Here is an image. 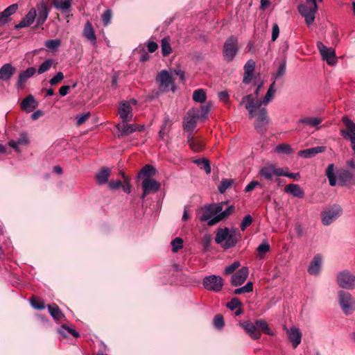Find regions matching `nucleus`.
<instances>
[{
	"label": "nucleus",
	"instance_id": "nucleus-43",
	"mask_svg": "<svg viewBox=\"0 0 355 355\" xmlns=\"http://www.w3.org/2000/svg\"><path fill=\"white\" fill-rule=\"evenodd\" d=\"M206 93L202 89H196L193 94V100L198 103H203L206 101Z\"/></svg>",
	"mask_w": 355,
	"mask_h": 355
},
{
	"label": "nucleus",
	"instance_id": "nucleus-57",
	"mask_svg": "<svg viewBox=\"0 0 355 355\" xmlns=\"http://www.w3.org/2000/svg\"><path fill=\"white\" fill-rule=\"evenodd\" d=\"M60 45V41L59 40H49L45 42V46L51 50L58 49Z\"/></svg>",
	"mask_w": 355,
	"mask_h": 355
},
{
	"label": "nucleus",
	"instance_id": "nucleus-5",
	"mask_svg": "<svg viewBox=\"0 0 355 355\" xmlns=\"http://www.w3.org/2000/svg\"><path fill=\"white\" fill-rule=\"evenodd\" d=\"M343 209L338 205H334L322 212V223L324 225H329L342 214Z\"/></svg>",
	"mask_w": 355,
	"mask_h": 355
},
{
	"label": "nucleus",
	"instance_id": "nucleus-4",
	"mask_svg": "<svg viewBox=\"0 0 355 355\" xmlns=\"http://www.w3.org/2000/svg\"><path fill=\"white\" fill-rule=\"evenodd\" d=\"M307 3L311 4L308 6L305 4H300L298 6V11L300 15L305 19V22L308 26H311L315 20V14L318 8L316 0H306ZM322 1V0H318Z\"/></svg>",
	"mask_w": 355,
	"mask_h": 355
},
{
	"label": "nucleus",
	"instance_id": "nucleus-61",
	"mask_svg": "<svg viewBox=\"0 0 355 355\" xmlns=\"http://www.w3.org/2000/svg\"><path fill=\"white\" fill-rule=\"evenodd\" d=\"M64 79V74L62 72L59 71L49 80V83L51 85H55L61 82Z\"/></svg>",
	"mask_w": 355,
	"mask_h": 355
},
{
	"label": "nucleus",
	"instance_id": "nucleus-48",
	"mask_svg": "<svg viewBox=\"0 0 355 355\" xmlns=\"http://www.w3.org/2000/svg\"><path fill=\"white\" fill-rule=\"evenodd\" d=\"M171 245L172 251L177 252L183 248V240L180 237H176L171 241Z\"/></svg>",
	"mask_w": 355,
	"mask_h": 355
},
{
	"label": "nucleus",
	"instance_id": "nucleus-28",
	"mask_svg": "<svg viewBox=\"0 0 355 355\" xmlns=\"http://www.w3.org/2000/svg\"><path fill=\"white\" fill-rule=\"evenodd\" d=\"M322 265V257L320 254L315 255L311 262L308 272L310 275H315L319 274Z\"/></svg>",
	"mask_w": 355,
	"mask_h": 355
},
{
	"label": "nucleus",
	"instance_id": "nucleus-7",
	"mask_svg": "<svg viewBox=\"0 0 355 355\" xmlns=\"http://www.w3.org/2000/svg\"><path fill=\"white\" fill-rule=\"evenodd\" d=\"M336 281L343 288L352 290L355 288V275L348 270H343L337 275Z\"/></svg>",
	"mask_w": 355,
	"mask_h": 355
},
{
	"label": "nucleus",
	"instance_id": "nucleus-8",
	"mask_svg": "<svg viewBox=\"0 0 355 355\" xmlns=\"http://www.w3.org/2000/svg\"><path fill=\"white\" fill-rule=\"evenodd\" d=\"M342 121L347 130H341L340 135L350 139L352 149L355 154V123L346 116L343 117Z\"/></svg>",
	"mask_w": 355,
	"mask_h": 355
},
{
	"label": "nucleus",
	"instance_id": "nucleus-23",
	"mask_svg": "<svg viewBox=\"0 0 355 355\" xmlns=\"http://www.w3.org/2000/svg\"><path fill=\"white\" fill-rule=\"evenodd\" d=\"M160 188V184L151 178H145L142 182V189L146 193L157 191Z\"/></svg>",
	"mask_w": 355,
	"mask_h": 355
},
{
	"label": "nucleus",
	"instance_id": "nucleus-47",
	"mask_svg": "<svg viewBox=\"0 0 355 355\" xmlns=\"http://www.w3.org/2000/svg\"><path fill=\"white\" fill-rule=\"evenodd\" d=\"M234 181L232 179H223L218 186V190L221 193H223L226 190L230 188L233 184Z\"/></svg>",
	"mask_w": 355,
	"mask_h": 355
},
{
	"label": "nucleus",
	"instance_id": "nucleus-35",
	"mask_svg": "<svg viewBox=\"0 0 355 355\" xmlns=\"http://www.w3.org/2000/svg\"><path fill=\"white\" fill-rule=\"evenodd\" d=\"M48 309L51 316L56 320H60L64 318V315L62 313L60 309L56 304L48 305Z\"/></svg>",
	"mask_w": 355,
	"mask_h": 355
},
{
	"label": "nucleus",
	"instance_id": "nucleus-14",
	"mask_svg": "<svg viewBox=\"0 0 355 355\" xmlns=\"http://www.w3.org/2000/svg\"><path fill=\"white\" fill-rule=\"evenodd\" d=\"M119 114L120 118L124 122H128L132 121L133 114L132 108L130 105V102L123 101L120 103L119 107Z\"/></svg>",
	"mask_w": 355,
	"mask_h": 355
},
{
	"label": "nucleus",
	"instance_id": "nucleus-62",
	"mask_svg": "<svg viewBox=\"0 0 355 355\" xmlns=\"http://www.w3.org/2000/svg\"><path fill=\"white\" fill-rule=\"evenodd\" d=\"M239 266H240V263L239 261H234L233 263L227 266L225 268L224 272L225 275L232 274Z\"/></svg>",
	"mask_w": 355,
	"mask_h": 355
},
{
	"label": "nucleus",
	"instance_id": "nucleus-39",
	"mask_svg": "<svg viewBox=\"0 0 355 355\" xmlns=\"http://www.w3.org/2000/svg\"><path fill=\"white\" fill-rule=\"evenodd\" d=\"M322 122V119L319 117H304L300 119L299 123L309 125L311 127H316Z\"/></svg>",
	"mask_w": 355,
	"mask_h": 355
},
{
	"label": "nucleus",
	"instance_id": "nucleus-6",
	"mask_svg": "<svg viewBox=\"0 0 355 355\" xmlns=\"http://www.w3.org/2000/svg\"><path fill=\"white\" fill-rule=\"evenodd\" d=\"M338 298L345 314L349 315L355 310V300L349 293L340 291Z\"/></svg>",
	"mask_w": 355,
	"mask_h": 355
},
{
	"label": "nucleus",
	"instance_id": "nucleus-15",
	"mask_svg": "<svg viewBox=\"0 0 355 355\" xmlns=\"http://www.w3.org/2000/svg\"><path fill=\"white\" fill-rule=\"evenodd\" d=\"M248 269L247 267H243L239 270H237L234 274L232 275L231 277V284L233 286H238L243 284L248 276Z\"/></svg>",
	"mask_w": 355,
	"mask_h": 355
},
{
	"label": "nucleus",
	"instance_id": "nucleus-36",
	"mask_svg": "<svg viewBox=\"0 0 355 355\" xmlns=\"http://www.w3.org/2000/svg\"><path fill=\"white\" fill-rule=\"evenodd\" d=\"M155 173L156 170L153 166L146 164L138 173V178H141L144 177L145 178H150L155 175Z\"/></svg>",
	"mask_w": 355,
	"mask_h": 355
},
{
	"label": "nucleus",
	"instance_id": "nucleus-11",
	"mask_svg": "<svg viewBox=\"0 0 355 355\" xmlns=\"http://www.w3.org/2000/svg\"><path fill=\"white\" fill-rule=\"evenodd\" d=\"M317 46L321 56L326 60L328 64L334 65L336 62V53L332 48H327L321 42H317Z\"/></svg>",
	"mask_w": 355,
	"mask_h": 355
},
{
	"label": "nucleus",
	"instance_id": "nucleus-31",
	"mask_svg": "<svg viewBox=\"0 0 355 355\" xmlns=\"http://www.w3.org/2000/svg\"><path fill=\"white\" fill-rule=\"evenodd\" d=\"M285 192L291 193L294 197L302 198L304 196V192L298 184H289L284 188Z\"/></svg>",
	"mask_w": 355,
	"mask_h": 355
},
{
	"label": "nucleus",
	"instance_id": "nucleus-13",
	"mask_svg": "<svg viewBox=\"0 0 355 355\" xmlns=\"http://www.w3.org/2000/svg\"><path fill=\"white\" fill-rule=\"evenodd\" d=\"M36 72L35 67H28L26 70L19 73L15 87L17 89H23L25 87L27 80Z\"/></svg>",
	"mask_w": 355,
	"mask_h": 355
},
{
	"label": "nucleus",
	"instance_id": "nucleus-19",
	"mask_svg": "<svg viewBox=\"0 0 355 355\" xmlns=\"http://www.w3.org/2000/svg\"><path fill=\"white\" fill-rule=\"evenodd\" d=\"M19 8L17 3H13L0 12V26L4 25L10 21L9 17L15 14Z\"/></svg>",
	"mask_w": 355,
	"mask_h": 355
},
{
	"label": "nucleus",
	"instance_id": "nucleus-60",
	"mask_svg": "<svg viewBox=\"0 0 355 355\" xmlns=\"http://www.w3.org/2000/svg\"><path fill=\"white\" fill-rule=\"evenodd\" d=\"M286 73V61L284 60L279 64L277 71L275 75V80L279 78L282 77Z\"/></svg>",
	"mask_w": 355,
	"mask_h": 355
},
{
	"label": "nucleus",
	"instance_id": "nucleus-54",
	"mask_svg": "<svg viewBox=\"0 0 355 355\" xmlns=\"http://www.w3.org/2000/svg\"><path fill=\"white\" fill-rule=\"evenodd\" d=\"M242 306V303L237 297H234L227 304V307L230 310H234Z\"/></svg>",
	"mask_w": 355,
	"mask_h": 355
},
{
	"label": "nucleus",
	"instance_id": "nucleus-21",
	"mask_svg": "<svg viewBox=\"0 0 355 355\" xmlns=\"http://www.w3.org/2000/svg\"><path fill=\"white\" fill-rule=\"evenodd\" d=\"M288 336L290 342L292 343L293 348H296L301 343L302 333L300 329L293 327L287 331Z\"/></svg>",
	"mask_w": 355,
	"mask_h": 355
},
{
	"label": "nucleus",
	"instance_id": "nucleus-52",
	"mask_svg": "<svg viewBox=\"0 0 355 355\" xmlns=\"http://www.w3.org/2000/svg\"><path fill=\"white\" fill-rule=\"evenodd\" d=\"M214 324L216 328L220 329H222L224 325V319L221 314H217L214 318Z\"/></svg>",
	"mask_w": 355,
	"mask_h": 355
},
{
	"label": "nucleus",
	"instance_id": "nucleus-30",
	"mask_svg": "<svg viewBox=\"0 0 355 355\" xmlns=\"http://www.w3.org/2000/svg\"><path fill=\"white\" fill-rule=\"evenodd\" d=\"M324 146H316L308 149H305L303 150H300L298 153V155L304 158H311L314 157L315 155L318 153H323L325 150Z\"/></svg>",
	"mask_w": 355,
	"mask_h": 355
},
{
	"label": "nucleus",
	"instance_id": "nucleus-27",
	"mask_svg": "<svg viewBox=\"0 0 355 355\" xmlns=\"http://www.w3.org/2000/svg\"><path fill=\"white\" fill-rule=\"evenodd\" d=\"M187 143L190 148L194 152H201L205 148V142L202 140L193 138L191 135L187 137Z\"/></svg>",
	"mask_w": 355,
	"mask_h": 355
},
{
	"label": "nucleus",
	"instance_id": "nucleus-33",
	"mask_svg": "<svg viewBox=\"0 0 355 355\" xmlns=\"http://www.w3.org/2000/svg\"><path fill=\"white\" fill-rule=\"evenodd\" d=\"M111 171L108 168H103L96 174V178L98 184H103L107 182Z\"/></svg>",
	"mask_w": 355,
	"mask_h": 355
},
{
	"label": "nucleus",
	"instance_id": "nucleus-59",
	"mask_svg": "<svg viewBox=\"0 0 355 355\" xmlns=\"http://www.w3.org/2000/svg\"><path fill=\"white\" fill-rule=\"evenodd\" d=\"M211 243V236L209 234L205 235L202 240L203 250L205 252L208 251L209 250Z\"/></svg>",
	"mask_w": 355,
	"mask_h": 355
},
{
	"label": "nucleus",
	"instance_id": "nucleus-44",
	"mask_svg": "<svg viewBox=\"0 0 355 355\" xmlns=\"http://www.w3.org/2000/svg\"><path fill=\"white\" fill-rule=\"evenodd\" d=\"M64 330L67 331V333L71 334L75 338L79 337V333L76 330L67 327L66 324H62V327H61V329L58 330V333L62 335L63 337H66L67 336V335H66L65 332L64 331Z\"/></svg>",
	"mask_w": 355,
	"mask_h": 355
},
{
	"label": "nucleus",
	"instance_id": "nucleus-46",
	"mask_svg": "<svg viewBox=\"0 0 355 355\" xmlns=\"http://www.w3.org/2000/svg\"><path fill=\"white\" fill-rule=\"evenodd\" d=\"M53 63V59H48L42 63L37 70L39 74L48 71Z\"/></svg>",
	"mask_w": 355,
	"mask_h": 355
},
{
	"label": "nucleus",
	"instance_id": "nucleus-26",
	"mask_svg": "<svg viewBox=\"0 0 355 355\" xmlns=\"http://www.w3.org/2000/svg\"><path fill=\"white\" fill-rule=\"evenodd\" d=\"M234 211V207L233 205H231L228 207L225 211L220 212L219 214L214 216L212 219L209 220L208 225L212 226L220 220L227 218L229 216H230L232 214H233Z\"/></svg>",
	"mask_w": 355,
	"mask_h": 355
},
{
	"label": "nucleus",
	"instance_id": "nucleus-58",
	"mask_svg": "<svg viewBox=\"0 0 355 355\" xmlns=\"http://www.w3.org/2000/svg\"><path fill=\"white\" fill-rule=\"evenodd\" d=\"M91 116L90 112H86L83 114L77 115L76 119L77 120L76 125L77 126H80L83 124Z\"/></svg>",
	"mask_w": 355,
	"mask_h": 355
},
{
	"label": "nucleus",
	"instance_id": "nucleus-38",
	"mask_svg": "<svg viewBox=\"0 0 355 355\" xmlns=\"http://www.w3.org/2000/svg\"><path fill=\"white\" fill-rule=\"evenodd\" d=\"M83 35L92 42H95L96 40L94 30L89 21H87L85 25Z\"/></svg>",
	"mask_w": 355,
	"mask_h": 355
},
{
	"label": "nucleus",
	"instance_id": "nucleus-9",
	"mask_svg": "<svg viewBox=\"0 0 355 355\" xmlns=\"http://www.w3.org/2000/svg\"><path fill=\"white\" fill-rule=\"evenodd\" d=\"M203 286L208 291L219 292L223 286V279L221 277L211 275L206 276L202 281Z\"/></svg>",
	"mask_w": 355,
	"mask_h": 355
},
{
	"label": "nucleus",
	"instance_id": "nucleus-49",
	"mask_svg": "<svg viewBox=\"0 0 355 355\" xmlns=\"http://www.w3.org/2000/svg\"><path fill=\"white\" fill-rule=\"evenodd\" d=\"M276 151L279 153L290 155L293 153V150L288 144H280L276 147Z\"/></svg>",
	"mask_w": 355,
	"mask_h": 355
},
{
	"label": "nucleus",
	"instance_id": "nucleus-16",
	"mask_svg": "<svg viewBox=\"0 0 355 355\" xmlns=\"http://www.w3.org/2000/svg\"><path fill=\"white\" fill-rule=\"evenodd\" d=\"M259 174L266 180H270L274 176H282L283 170L282 168H277L272 165H270L263 167L260 170Z\"/></svg>",
	"mask_w": 355,
	"mask_h": 355
},
{
	"label": "nucleus",
	"instance_id": "nucleus-32",
	"mask_svg": "<svg viewBox=\"0 0 355 355\" xmlns=\"http://www.w3.org/2000/svg\"><path fill=\"white\" fill-rule=\"evenodd\" d=\"M72 0H52V5L62 12L67 13L70 10Z\"/></svg>",
	"mask_w": 355,
	"mask_h": 355
},
{
	"label": "nucleus",
	"instance_id": "nucleus-1",
	"mask_svg": "<svg viewBox=\"0 0 355 355\" xmlns=\"http://www.w3.org/2000/svg\"><path fill=\"white\" fill-rule=\"evenodd\" d=\"M275 87V80L270 84L263 101L254 98L252 94H248L242 98L240 104L245 105V109L249 112L250 118H253L256 116L257 109L260 107L262 104L267 105L272 99L276 92Z\"/></svg>",
	"mask_w": 355,
	"mask_h": 355
},
{
	"label": "nucleus",
	"instance_id": "nucleus-10",
	"mask_svg": "<svg viewBox=\"0 0 355 355\" xmlns=\"http://www.w3.org/2000/svg\"><path fill=\"white\" fill-rule=\"evenodd\" d=\"M338 184L342 186L355 184V172L345 168H340L336 171Z\"/></svg>",
	"mask_w": 355,
	"mask_h": 355
},
{
	"label": "nucleus",
	"instance_id": "nucleus-25",
	"mask_svg": "<svg viewBox=\"0 0 355 355\" xmlns=\"http://www.w3.org/2000/svg\"><path fill=\"white\" fill-rule=\"evenodd\" d=\"M38 16L37 18V26H42L46 20L50 8L44 3H41L37 7Z\"/></svg>",
	"mask_w": 355,
	"mask_h": 355
},
{
	"label": "nucleus",
	"instance_id": "nucleus-41",
	"mask_svg": "<svg viewBox=\"0 0 355 355\" xmlns=\"http://www.w3.org/2000/svg\"><path fill=\"white\" fill-rule=\"evenodd\" d=\"M255 325L257 327V329L263 331L264 334L268 335H272V333L270 328L268 327V324L267 322L263 319H259L255 321Z\"/></svg>",
	"mask_w": 355,
	"mask_h": 355
},
{
	"label": "nucleus",
	"instance_id": "nucleus-37",
	"mask_svg": "<svg viewBox=\"0 0 355 355\" xmlns=\"http://www.w3.org/2000/svg\"><path fill=\"white\" fill-rule=\"evenodd\" d=\"M325 175L328 178L329 185L331 187H334L336 184V175L334 173V164H330L328 165L326 171Z\"/></svg>",
	"mask_w": 355,
	"mask_h": 355
},
{
	"label": "nucleus",
	"instance_id": "nucleus-12",
	"mask_svg": "<svg viewBox=\"0 0 355 355\" xmlns=\"http://www.w3.org/2000/svg\"><path fill=\"white\" fill-rule=\"evenodd\" d=\"M156 80L159 83V90L161 92H168L173 82L171 76L166 70H162L158 73Z\"/></svg>",
	"mask_w": 355,
	"mask_h": 355
},
{
	"label": "nucleus",
	"instance_id": "nucleus-29",
	"mask_svg": "<svg viewBox=\"0 0 355 355\" xmlns=\"http://www.w3.org/2000/svg\"><path fill=\"white\" fill-rule=\"evenodd\" d=\"M135 123L129 124L128 122L122 121L121 123H118L116 125L117 130L120 132V135L119 136L123 137L135 132Z\"/></svg>",
	"mask_w": 355,
	"mask_h": 355
},
{
	"label": "nucleus",
	"instance_id": "nucleus-50",
	"mask_svg": "<svg viewBox=\"0 0 355 355\" xmlns=\"http://www.w3.org/2000/svg\"><path fill=\"white\" fill-rule=\"evenodd\" d=\"M31 304L34 309L37 310H43L45 308L44 302L37 299L35 296L31 297Z\"/></svg>",
	"mask_w": 355,
	"mask_h": 355
},
{
	"label": "nucleus",
	"instance_id": "nucleus-55",
	"mask_svg": "<svg viewBox=\"0 0 355 355\" xmlns=\"http://www.w3.org/2000/svg\"><path fill=\"white\" fill-rule=\"evenodd\" d=\"M253 219L250 215L245 216L241 225L240 228L242 231H244L248 227H249L252 223Z\"/></svg>",
	"mask_w": 355,
	"mask_h": 355
},
{
	"label": "nucleus",
	"instance_id": "nucleus-22",
	"mask_svg": "<svg viewBox=\"0 0 355 355\" xmlns=\"http://www.w3.org/2000/svg\"><path fill=\"white\" fill-rule=\"evenodd\" d=\"M16 68L11 64H5L0 68V80L3 81L9 80L15 74Z\"/></svg>",
	"mask_w": 355,
	"mask_h": 355
},
{
	"label": "nucleus",
	"instance_id": "nucleus-45",
	"mask_svg": "<svg viewBox=\"0 0 355 355\" xmlns=\"http://www.w3.org/2000/svg\"><path fill=\"white\" fill-rule=\"evenodd\" d=\"M257 109H259V110L257 113V119L255 121H269L267 109L265 107H261V106Z\"/></svg>",
	"mask_w": 355,
	"mask_h": 355
},
{
	"label": "nucleus",
	"instance_id": "nucleus-40",
	"mask_svg": "<svg viewBox=\"0 0 355 355\" xmlns=\"http://www.w3.org/2000/svg\"><path fill=\"white\" fill-rule=\"evenodd\" d=\"M162 53L164 57L168 56L172 52V49L170 44V40L168 37H164L162 40Z\"/></svg>",
	"mask_w": 355,
	"mask_h": 355
},
{
	"label": "nucleus",
	"instance_id": "nucleus-64",
	"mask_svg": "<svg viewBox=\"0 0 355 355\" xmlns=\"http://www.w3.org/2000/svg\"><path fill=\"white\" fill-rule=\"evenodd\" d=\"M122 177L124 179V184H122L121 187L123 188V191L125 193H130L131 191V185L129 182L128 178L125 176V175L122 173Z\"/></svg>",
	"mask_w": 355,
	"mask_h": 355
},
{
	"label": "nucleus",
	"instance_id": "nucleus-63",
	"mask_svg": "<svg viewBox=\"0 0 355 355\" xmlns=\"http://www.w3.org/2000/svg\"><path fill=\"white\" fill-rule=\"evenodd\" d=\"M254 62L251 60L248 61L244 67L245 74L248 75V76H252V74L254 71Z\"/></svg>",
	"mask_w": 355,
	"mask_h": 355
},
{
	"label": "nucleus",
	"instance_id": "nucleus-2",
	"mask_svg": "<svg viewBox=\"0 0 355 355\" xmlns=\"http://www.w3.org/2000/svg\"><path fill=\"white\" fill-rule=\"evenodd\" d=\"M241 235L237 229L230 230L228 227L218 228L215 241L225 250L234 247L241 239Z\"/></svg>",
	"mask_w": 355,
	"mask_h": 355
},
{
	"label": "nucleus",
	"instance_id": "nucleus-20",
	"mask_svg": "<svg viewBox=\"0 0 355 355\" xmlns=\"http://www.w3.org/2000/svg\"><path fill=\"white\" fill-rule=\"evenodd\" d=\"M37 16V12L35 8H31L29 12L26 15L23 19L17 25H15L16 29H20L29 26Z\"/></svg>",
	"mask_w": 355,
	"mask_h": 355
},
{
	"label": "nucleus",
	"instance_id": "nucleus-17",
	"mask_svg": "<svg viewBox=\"0 0 355 355\" xmlns=\"http://www.w3.org/2000/svg\"><path fill=\"white\" fill-rule=\"evenodd\" d=\"M38 105L39 103L32 94L26 96L20 103L21 110L27 113L33 112Z\"/></svg>",
	"mask_w": 355,
	"mask_h": 355
},
{
	"label": "nucleus",
	"instance_id": "nucleus-18",
	"mask_svg": "<svg viewBox=\"0 0 355 355\" xmlns=\"http://www.w3.org/2000/svg\"><path fill=\"white\" fill-rule=\"evenodd\" d=\"M239 325L249 334L254 340H257L261 337V333L257 330L255 323H252L249 320L240 322Z\"/></svg>",
	"mask_w": 355,
	"mask_h": 355
},
{
	"label": "nucleus",
	"instance_id": "nucleus-53",
	"mask_svg": "<svg viewBox=\"0 0 355 355\" xmlns=\"http://www.w3.org/2000/svg\"><path fill=\"white\" fill-rule=\"evenodd\" d=\"M270 245L268 243H263L260 244L257 251L260 257H262L266 252L270 251Z\"/></svg>",
	"mask_w": 355,
	"mask_h": 355
},
{
	"label": "nucleus",
	"instance_id": "nucleus-51",
	"mask_svg": "<svg viewBox=\"0 0 355 355\" xmlns=\"http://www.w3.org/2000/svg\"><path fill=\"white\" fill-rule=\"evenodd\" d=\"M268 123L269 121H255L254 124V128L259 133L263 134L267 130Z\"/></svg>",
	"mask_w": 355,
	"mask_h": 355
},
{
	"label": "nucleus",
	"instance_id": "nucleus-42",
	"mask_svg": "<svg viewBox=\"0 0 355 355\" xmlns=\"http://www.w3.org/2000/svg\"><path fill=\"white\" fill-rule=\"evenodd\" d=\"M201 169H204L207 174L211 173V166L209 161L206 158L196 159L193 161Z\"/></svg>",
	"mask_w": 355,
	"mask_h": 355
},
{
	"label": "nucleus",
	"instance_id": "nucleus-24",
	"mask_svg": "<svg viewBox=\"0 0 355 355\" xmlns=\"http://www.w3.org/2000/svg\"><path fill=\"white\" fill-rule=\"evenodd\" d=\"M199 117V115H193L189 112L187 116L184 119V130L187 132H192L196 127V119Z\"/></svg>",
	"mask_w": 355,
	"mask_h": 355
},
{
	"label": "nucleus",
	"instance_id": "nucleus-34",
	"mask_svg": "<svg viewBox=\"0 0 355 355\" xmlns=\"http://www.w3.org/2000/svg\"><path fill=\"white\" fill-rule=\"evenodd\" d=\"M214 216H216V215L214 214V209L210 205H208L202 209V214L200 217V220L201 221H207L208 223L209 220L212 219Z\"/></svg>",
	"mask_w": 355,
	"mask_h": 355
},
{
	"label": "nucleus",
	"instance_id": "nucleus-3",
	"mask_svg": "<svg viewBox=\"0 0 355 355\" xmlns=\"http://www.w3.org/2000/svg\"><path fill=\"white\" fill-rule=\"evenodd\" d=\"M239 51V42L238 39L234 35H231L225 40L223 49V59L227 62H232Z\"/></svg>",
	"mask_w": 355,
	"mask_h": 355
},
{
	"label": "nucleus",
	"instance_id": "nucleus-56",
	"mask_svg": "<svg viewBox=\"0 0 355 355\" xmlns=\"http://www.w3.org/2000/svg\"><path fill=\"white\" fill-rule=\"evenodd\" d=\"M112 17V12L111 10H106L102 15V21L104 26H107L110 21Z\"/></svg>",
	"mask_w": 355,
	"mask_h": 355
}]
</instances>
